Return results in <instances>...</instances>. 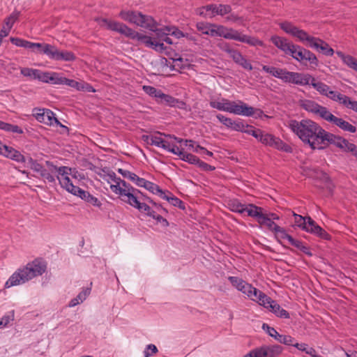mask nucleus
<instances>
[{"mask_svg":"<svg viewBox=\"0 0 357 357\" xmlns=\"http://www.w3.org/2000/svg\"><path fill=\"white\" fill-rule=\"evenodd\" d=\"M288 127L305 144L310 145L312 149H322L320 142L325 130L317 123L310 119H303L301 121L291 119L288 121Z\"/></svg>","mask_w":357,"mask_h":357,"instance_id":"nucleus-1","label":"nucleus"},{"mask_svg":"<svg viewBox=\"0 0 357 357\" xmlns=\"http://www.w3.org/2000/svg\"><path fill=\"white\" fill-rule=\"evenodd\" d=\"M47 269L46 263L41 259H35L22 268H18L5 284L6 288L24 284L34 278L42 275Z\"/></svg>","mask_w":357,"mask_h":357,"instance_id":"nucleus-2","label":"nucleus"},{"mask_svg":"<svg viewBox=\"0 0 357 357\" xmlns=\"http://www.w3.org/2000/svg\"><path fill=\"white\" fill-rule=\"evenodd\" d=\"M96 21L101 26H105L107 29L118 32L132 40H137L145 45L146 47L152 48L154 38L140 33L128 27L125 24L108 20L107 18H96Z\"/></svg>","mask_w":357,"mask_h":357,"instance_id":"nucleus-3","label":"nucleus"},{"mask_svg":"<svg viewBox=\"0 0 357 357\" xmlns=\"http://www.w3.org/2000/svg\"><path fill=\"white\" fill-rule=\"evenodd\" d=\"M212 27L217 28L218 36L223 37L226 39L234 40L241 43H247L252 46L264 47V42L255 37L242 34L237 30L231 28H227L222 25L211 24Z\"/></svg>","mask_w":357,"mask_h":357,"instance_id":"nucleus-4","label":"nucleus"},{"mask_svg":"<svg viewBox=\"0 0 357 357\" xmlns=\"http://www.w3.org/2000/svg\"><path fill=\"white\" fill-rule=\"evenodd\" d=\"M119 15L124 21L149 30H153L156 25V22L152 17L143 15L138 11L123 10L119 13Z\"/></svg>","mask_w":357,"mask_h":357,"instance_id":"nucleus-5","label":"nucleus"},{"mask_svg":"<svg viewBox=\"0 0 357 357\" xmlns=\"http://www.w3.org/2000/svg\"><path fill=\"white\" fill-rule=\"evenodd\" d=\"M61 187L66 190L71 194L80 197L88 204L97 207H100L102 205L100 201L88 191H85L78 186H75L73 184L70 178H64L61 181Z\"/></svg>","mask_w":357,"mask_h":357,"instance_id":"nucleus-6","label":"nucleus"},{"mask_svg":"<svg viewBox=\"0 0 357 357\" xmlns=\"http://www.w3.org/2000/svg\"><path fill=\"white\" fill-rule=\"evenodd\" d=\"M118 185H111L110 188L113 192L119 195L121 200L130 204L134 200L136 201L138 193L142 192L134 188L130 184L126 183L124 180L118 179Z\"/></svg>","mask_w":357,"mask_h":357,"instance_id":"nucleus-7","label":"nucleus"},{"mask_svg":"<svg viewBox=\"0 0 357 357\" xmlns=\"http://www.w3.org/2000/svg\"><path fill=\"white\" fill-rule=\"evenodd\" d=\"M279 26L285 33L297 38L298 40L302 43L305 42V45L308 47H310V45H312L316 39V37L310 36L305 31L300 29L290 22H282L279 24Z\"/></svg>","mask_w":357,"mask_h":357,"instance_id":"nucleus-8","label":"nucleus"},{"mask_svg":"<svg viewBox=\"0 0 357 357\" xmlns=\"http://www.w3.org/2000/svg\"><path fill=\"white\" fill-rule=\"evenodd\" d=\"M40 52L55 61H73L76 59V56L73 52L60 50L56 46L50 44H46L45 49L40 50Z\"/></svg>","mask_w":357,"mask_h":357,"instance_id":"nucleus-9","label":"nucleus"},{"mask_svg":"<svg viewBox=\"0 0 357 357\" xmlns=\"http://www.w3.org/2000/svg\"><path fill=\"white\" fill-rule=\"evenodd\" d=\"M283 351V347L278 344L263 345L252 349L243 357H278Z\"/></svg>","mask_w":357,"mask_h":357,"instance_id":"nucleus-10","label":"nucleus"},{"mask_svg":"<svg viewBox=\"0 0 357 357\" xmlns=\"http://www.w3.org/2000/svg\"><path fill=\"white\" fill-rule=\"evenodd\" d=\"M289 55L296 61L301 63H306L308 61L313 67L318 66V59L316 55L308 50L303 47L294 45L293 50Z\"/></svg>","mask_w":357,"mask_h":357,"instance_id":"nucleus-11","label":"nucleus"},{"mask_svg":"<svg viewBox=\"0 0 357 357\" xmlns=\"http://www.w3.org/2000/svg\"><path fill=\"white\" fill-rule=\"evenodd\" d=\"M33 115L36 120L46 125L52 126L54 123L63 126L58 119L54 116V114L48 109H34Z\"/></svg>","mask_w":357,"mask_h":357,"instance_id":"nucleus-12","label":"nucleus"},{"mask_svg":"<svg viewBox=\"0 0 357 357\" xmlns=\"http://www.w3.org/2000/svg\"><path fill=\"white\" fill-rule=\"evenodd\" d=\"M262 112L260 109H255L241 100L232 101L229 113L245 116H252L255 112Z\"/></svg>","mask_w":357,"mask_h":357,"instance_id":"nucleus-13","label":"nucleus"},{"mask_svg":"<svg viewBox=\"0 0 357 357\" xmlns=\"http://www.w3.org/2000/svg\"><path fill=\"white\" fill-rule=\"evenodd\" d=\"M313 77L309 74L296 72H288L285 83L294 84L301 86L310 85Z\"/></svg>","mask_w":357,"mask_h":357,"instance_id":"nucleus-14","label":"nucleus"},{"mask_svg":"<svg viewBox=\"0 0 357 357\" xmlns=\"http://www.w3.org/2000/svg\"><path fill=\"white\" fill-rule=\"evenodd\" d=\"M28 164L32 170L40 174V176L47 180L49 183H54L55 178L42 165L38 163L37 160H33L31 157L27 158Z\"/></svg>","mask_w":357,"mask_h":357,"instance_id":"nucleus-15","label":"nucleus"},{"mask_svg":"<svg viewBox=\"0 0 357 357\" xmlns=\"http://www.w3.org/2000/svg\"><path fill=\"white\" fill-rule=\"evenodd\" d=\"M262 329L264 330L271 337H273L281 344L291 345L294 342V338L291 336L280 335L274 328L269 326L267 324H263Z\"/></svg>","mask_w":357,"mask_h":357,"instance_id":"nucleus-16","label":"nucleus"},{"mask_svg":"<svg viewBox=\"0 0 357 357\" xmlns=\"http://www.w3.org/2000/svg\"><path fill=\"white\" fill-rule=\"evenodd\" d=\"M271 42L285 54L289 55L295 44L290 42L286 38L280 37L277 35L273 36L270 38Z\"/></svg>","mask_w":357,"mask_h":357,"instance_id":"nucleus-17","label":"nucleus"},{"mask_svg":"<svg viewBox=\"0 0 357 357\" xmlns=\"http://www.w3.org/2000/svg\"><path fill=\"white\" fill-rule=\"evenodd\" d=\"M344 142H346V139L343 138L342 137L335 135L325 130L320 142V146H322V145L325 146L331 144H334L340 149H344Z\"/></svg>","mask_w":357,"mask_h":357,"instance_id":"nucleus-18","label":"nucleus"},{"mask_svg":"<svg viewBox=\"0 0 357 357\" xmlns=\"http://www.w3.org/2000/svg\"><path fill=\"white\" fill-rule=\"evenodd\" d=\"M46 166L47 167V171L52 174V173L57 172L58 175L56 176L57 179L59 181L60 185H61V181L64 178H69L68 174H70V172L71 170L70 168L62 166L60 167H57L50 161L45 162Z\"/></svg>","mask_w":357,"mask_h":357,"instance_id":"nucleus-19","label":"nucleus"},{"mask_svg":"<svg viewBox=\"0 0 357 357\" xmlns=\"http://www.w3.org/2000/svg\"><path fill=\"white\" fill-rule=\"evenodd\" d=\"M264 307L268 309L271 312H273L277 317L284 319L289 318V312L284 309L282 308L276 301L272 300L264 302L263 305Z\"/></svg>","mask_w":357,"mask_h":357,"instance_id":"nucleus-20","label":"nucleus"},{"mask_svg":"<svg viewBox=\"0 0 357 357\" xmlns=\"http://www.w3.org/2000/svg\"><path fill=\"white\" fill-rule=\"evenodd\" d=\"M3 149L4 151H0L1 155L8 158H10L17 162H25L27 160V158H25L20 151L11 146L3 145Z\"/></svg>","mask_w":357,"mask_h":357,"instance_id":"nucleus-21","label":"nucleus"},{"mask_svg":"<svg viewBox=\"0 0 357 357\" xmlns=\"http://www.w3.org/2000/svg\"><path fill=\"white\" fill-rule=\"evenodd\" d=\"M306 231L315 234L325 240H328L331 238V236L310 217H308V227Z\"/></svg>","mask_w":357,"mask_h":357,"instance_id":"nucleus-22","label":"nucleus"},{"mask_svg":"<svg viewBox=\"0 0 357 357\" xmlns=\"http://www.w3.org/2000/svg\"><path fill=\"white\" fill-rule=\"evenodd\" d=\"M63 77H60L57 73H49L40 71L38 80L45 83L54 84H62Z\"/></svg>","mask_w":357,"mask_h":357,"instance_id":"nucleus-23","label":"nucleus"},{"mask_svg":"<svg viewBox=\"0 0 357 357\" xmlns=\"http://www.w3.org/2000/svg\"><path fill=\"white\" fill-rule=\"evenodd\" d=\"M310 47L314 48L326 56H333L334 54L333 49L330 47L329 45L326 42L319 38H316L312 45H310Z\"/></svg>","mask_w":357,"mask_h":357,"instance_id":"nucleus-24","label":"nucleus"},{"mask_svg":"<svg viewBox=\"0 0 357 357\" xmlns=\"http://www.w3.org/2000/svg\"><path fill=\"white\" fill-rule=\"evenodd\" d=\"M247 296L251 300L257 302L261 305H263L264 302L271 300L269 296L252 286L251 287V289L247 291Z\"/></svg>","mask_w":357,"mask_h":357,"instance_id":"nucleus-25","label":"nucleus"},{"mask_svg":"<svg viewBox=\"0 0 357 357\" xmlns=\"http://www.w3.org/2000/svg\"><path fill=\"white\" fill-rule=\"evenodd\" d=\"M262 70L267 73L272 75L273 77L282 79L285 82L288 72L284 68H278L273 66H262Z\"/></svg>","mask_w":357,"mask_h":357,"instance_id":"nucleus-26","label":"nucleus"},{"mask_svg":"<svg viewBox=\"0 0 357 357\" xmlns=\"http://www.w3.org/2000/svg\"><path fill=\"white\" fill-rule=\"evenodd\" d=\"M331 123L337 126L344 132H348L350 133H354L356 132V127L355 126L351 124L349 122L344 120L342 118H339L335 116Z\"/></svg>","mask_w":357,"mask_h":357,"instance_id":"nucleus-27","label":"nucleus"},{"mask_svg":"<svg viewBox=\"0 0 357 357\" xmlns=\"http://www.w3.org/2000/svg\"><path fill=\"white\" fill-rule=\"evenodd\" d=\"M231 54L232 55L230 57L236 63L242 66L245 70H252V66L250 62L247 60L238 50H236L234 52H231Z\"/></svg>","mask_w":357,"mask_h":357,"instance_id":"nucleus-28","label":"nucleus"},{"mask_svg":"<svg viewBox=\"0 0 357 357\" xmlns=\"http://www.w3.org/2000/svg\"><path fill=\"white\" fill-rule=\"evenodd\" d=\"M262 211L263 208L261 207L251 204L246 206L245 212H247L248 216L257 218V220L259 222V220H261L265 214Z\"/></svg>","mask_w":357,"mask_h":357,"instance_id":"nucleus-29","label":"nucleus"},{"mask_svg":"<svg viewBox=\"0 0 357 357\" xmlns=\"http://www.w3.org/2000/svg\"><path fill=\"white\" fill-rule=\"evenodd\" d=\"M157 102L170 107H175L176 106L177 104H181V105H185V103L183 101H179L178 99L172 97V96L165 94L164 93H162L160 98H159V99L157 100Z\"/></svg>","mask_w":357,"mask_h":357,"instance_id":"nucleus-30","label":"nucleus"},{"mask_svg":"<svg viewBox=\"0 0 357 357\" xmlns=\"http://www.w3.org/2000/svg\"><path fill=\"white\" fill-rule=\"evenodd\" d=\"M300 106L303 109L316 114L320 105L311 100H302L300 101Z\"/></svg>","mask_w":357,"mask_h":357,"instance_id":"nucleus-31","label":"nucleus"},{"mask_svg":"<svg viewBox=\"0 0 357 357\" xmlns=\"http://www.w3.org/2000/svg\"><path fill=\"white\" fill-rule=\"evenodd\" d=\"M271 146L286 153L292 152V148L289 145L284 143L279 137H276L275 136L273 137V142H271Z\"/></svg>","mask_w":357,"mask_h":357,"instance_id":"nucleus-32","label":"nucleus"},{"mask_svg":"<svg viewBox=\"0 0 357 357\" xmlns=\"http://www.w3.org/2000/svg\"><path fill=\"white\" fill-rule=\"evenodd\" d=\"M91 293V288L87 287L84 289H83L77 296V297L73 298L69 304V307H75L77 305L79 304L80 303H82L86 297L90 294Z\"/></svg>","mask_w":357,"mask_h":357,"instance_id":"nucleus-33","label":"nucleus"},{"mask_svg":"<svg viewBox=\"0 0 357 357\" xmlns=\"http://www.w3.org/2000/svg\"><path fill=\"white\" fill-rule=\"evenodd\" d=\"M162 199L168 201L172 205L177 206L181 209H185L184 203L178 197L174 196L172 192L167 191V195L164 192Z\"/></svg>","mask_w":357,"mask_h":357,"instance_id":"nucleus-34","label":"nucleus"},{"mask_svg":"<svg viewBox=\"0 0 357 357\" xmlns=\"http://www.w3.org/2000/svg\"><path fill=\"white\" fill-rule=\"evenodd\" d=\"M141 195L142 197H137L136 201L135 202L134 200L132 203H130V205L137 208L141 213H144L148 215V213L149 211H151V208L149 205L141 202V200H142V198H143V196H144L142 193Z\"/></svg>","mask_w":357,"mask_h":357,"instance_id":"nucleus-35","label":"nucleus"},{"mask_svg":"<svg viewBox=\"0 0 357 357\" xmlns=\"http://www.w3.org/2000/svg\"><path fill=\"white\" fill-rule=\"evenodd\" d=\"M157 24L152 31L155 33L156 37L154 38L158 41H163V39L165 38L167 36L170 35V31H172V28L170 26H165L162 29H157Z\"/></svg>","mask_w":357,"mask_h":357,"instance_id":"nucleus-36","label":"nucleus"},{"mask_svg":"<svg viewBox=\"0 0 357 357\" xmlns=\"http://www.w3.org/2000/svg\"><path fill=\"white\" fill-rule=\"evenodd\" d=\"M229 208L236 213H243L246 210V205L241 204L237 199H232L228 202Z\"/></svg>","mask_w":357,"mask_h":357,"instance_id":"nucleus-37","label":"nucleus"},{"mask_svg":"<svg viewBox=\"0 0 357 357\" xmlns=\"http://www.w3.org/2000/svg\"><path fill=\"white\" fill-rule=\"evenodd\" d=\"M316 115L319 116L325 121L332 123L335 116L331 113L328 109L324 106L320 105L318 110H317Z\"/></svg>","mask_w":357,"mask_h":357,"instance_id":"nucleus-38","label":"nucleus"},{"mask_svg":"<svg viewBox=\"0 0 357 357\" xmlns=\"http://www.w3.org/2000/svg\"><path fill=\"white\" fill-rule=\"evenodd\" d=\"M310 85L312 86L320 94L324 96H326L330 89L327 84L321 82H317L314 77L312 78Z\"/></svg>","mask_w":357,"mask_h":357,"instance_id":"nucleus-39","label":"nucleus"},{"mask_svg":"<svg viewBox=\"0 0 357 357\" xmlns=\"http://www.w3.org/2000/svg\"><path fill=\"white\" fill-rule=\"evenodd\" d=\"M259 224L261 227H266L268 230L275 232L277 230V227L279 226L274 222V221H271L266 216V214L264 215L263 218L261 220H259Z\"/></svg>","mask_w":357,"mask_h":357,"instance_id":"nucleus-40","label":"nucleus"},{"mask_svg":"<svg viewBox=\"0 0 357 357\" xmlns=\"http://www.w3.org/2000/svg\"><path fill=\"white\" fill-rule=\"evenodd\" d=\"M62 84L69 86L72 88L77 89L78 91H84V82H77L74 79H70L66 77H63Z\"/></svg>","mask_w":357,"mask_h":357,"instance_id":"nucleus-41","label":"nucleus"},{"mask_svg":"<svg viewBox=\"0 0 357 357\" xmlns=\"http://www.w3.org/2000/svg\"><path fill=\"white\" fill-rule=\"evenodd\" d=\"M295 224L302 229L307 231L308 227V217H303L301 215L294 213Z\"/></svg>","mask_w":357,"mask_h":357,"instance_id":"nucleus-42","label":"nucleus"},{"mask_svg":"<svg viewBox=\"0 0 357 357\" xmlns=\"http://www.w3.org/2000/svg\"><path fill=\"white\" fill-rule=\"evenodd\" d=\"M330 99L339 102L340 103L342 104L345 103V100H347V96L338 93L337 91H332L329 89L326 96Z\"/></svg>","mask_w":357,"mask_h":357,"instance_id":"nucleus-43","label":"nucleus"},{"mask_svg":"<svg viewBox=\"0 0 357 357\" xmlns=\"http://www.w3.org/2000/svg\"><path fill=\"white\" fill-rule=\"evenodd\" d=\"M289 243L300 250L301 252L305 253V255L311 257L312 255V253L310 252V248L305 245L301 241L296 240L294 238L291 239V241Z\"/></svg>","mask_w":357,"mask_h":357,"instance_id":"nucleus-44","label":"nucleus"},{"mask_svg":"<svg viewBox=\"0 0 357 357\" xmlns=\"http://www.w3.org/2000/svg\"><path fill=\"white\" fill-rule=\"evenodd\" d=\"M274 135L268 133H265L264 131L260 130V133L258 134L257 139L263 144L271 146V142H273Z\"/></svg>","mask_w":357,"mask_h":357,"instance_id":"nucleus-45","label":"nucleus"},{"mask_svg":"<svg viewBox=\"0 0 357 357\" xmlns=\"http://www.w3.org/2000/svg\"><path fill=\"white\" fill-rule=\"evenodd\" d=\"M143 90L146 94L151 97L155 98L156 100L160 98L162 93H163L161 90L151 86H144Z\"/></svg>","mask_w":357,"mask_h":357,"instance_id":"nucleus-46","label":"nucleus"},{"mask_svg":"<svg viewBox=\"0 0 357 357\" xmlns=\"http://www.w3.org/2000/svg\"><path fill=\"white\" fill-rule=\"evenodd\" d=\"M40 70L29 68H21V74L24 77H31L34 79H38Z\"/></svg>","mask_w":357,"mask_h":357,"instance_id":"nucleus-47","label":"nucleus"},{"mask_svg":"<svg viewBox=\"0 0 357 357\" xmlns=\"http://www.w3.org/2000/svg\"><path fill=\"white\" fill-rule=\"evenodd\" d=\"M20 12L15 10L8 17L4 20V23L8 29H11L14 23L18 20Z\"/></svg>","mask_w":357,"mask_h":357,"instance_id":"nucleus-48","label":"nucleus"},{"mask_svg":"<svg viewBox=\"0 0 357 357\" xmlns=\"http://www.w3.org/2000/svg\"><path fill=\"white\" fill-rule=\"evenodd\" d=\"M144 188L153 194L158 195L160 197H162L165 192L158 185L149 181H147Z\"/></svg>","mask_w":357,"mask_h":357,"instance_id":"nucleus-49","label":"nucleus"},{"mask_svg":"<svg viewBox=\"0 0 357 357\" xmlns=\"http://www.w3.org/2000/svg\"><path fill=\"white\" fill-rule=\"evenodd\" d=\"M277 228V230L274 232L275 234V237L278 239H287L289 243L291 241V239L293 238V237L288 234L284 228L280 226L279 227Z\"/></svg>","mask_w":357,"mask_h":357,"instance_id":"nucleus-50","label":"nucleus"},{"mask_svg":"<svg viewBox=\"0 0 357 357\" xmlns=\"http://www.w3.org/2000/svg\"><path fill=\"white\" fill-rule=\"evenodd\" d=\"M216 15L224 16L231 12V7L227 4H217Z\"/></svg>","mask_w":357,"mask_h":357,"instance_id":"nucleus-51","label":"nucleus"},{"mask_svg":"<svg viewBox=\"0 0 357 357\" xmlns=\"http://www.w3.org/2000/svg\"><path fill=\"white\" fill-rule=\"evenodd\" d=\"M47 43H31L28 40H24L23 46L22 47L26 48V49H33L34 47L38 48L40 53V50L45 49V46Z\"/></svg>","mask_w":357,"mask_h":357,"instance_id":"nucleus-52","label":"nucleus"},{"mask_svg":"<svg viewBox=\"0 0 357 357\" xmlns=\"http://www.w3.org/2000/svg\"><path fill=\"white\" fill-rule=\"evenodd\" d=\"M181 159L185 162H188L190 164H193V165H196L199 162V158L197 156H196L192 153H188L185 152L183 153V155H182Z\"/></svg>","mask_w":357,"mask_h":357,"instance_id":"nucleus-53","label":"nucleus"},{"mask_svg":"<svg viewBox=\"0 0 357 357\" xmlns=\"http://www.w3.org/2000/svg\"><path fill=\"white\" fill-rule=\"evenodd\" d=\"M343 149L346 151L351 152L354 156L357 157V146L353 143H350L347 139L344 143Z\"/></svg>","mask_w":357,"mask_h":357,"instance_id":"nucleus-54","label":"nucleus"},{"mask_svg":"<svg viewBox=\"0 0 357 357\" xmlns=\"http://www.w3.org/2000/svg\"><path fill=\"white\" fill-rule=\"evenodd\" d=\"M242 132H245L249 135H251L257 139L258 134L260 133V129H255L252 126L245 125V128L241 131Z\"/></svg>","mask_w":357,"mask_h":357,"instance_id":"nucleus-55","label":"nucleus"},{"mask_svg":"<svg viewBox=\"0 0 357 357\" xmlns=\"http://www.w3.org/2000/svg\"><path fill=\"white\" fill-rule=\"evenodd\" d=\"M336 54L340 58L342 59L343 62L348 66H349L351 64H353L352 61H354L355 59L354 56L350 55H345L343 52L339 51H337Z\"/></svg>","mask_w":357,"mask_h":357,"instance_id":"nucleus-56","label":"nucleus"},{"mask_svg":"<svg viewBox=\"0 0 357 357\" xmlns=\"http://www.w3.org/2000/svg\"><path fill=\"white\" fill-rule=\"evenodd\" d=\"M218 47L223 52H227L229 56L232 55L231 52H234L236 50L231 48L229 43L222 41L218 44Z\"/></svg>","mask_w":357,"mask_h":357,"instance_id":"nucleus-57","label":"nucleus"},{"mask_svg":"<svg viewBox=\"0 0 357 357\" xmlns=\"http://www.w3.org/2000/svg\"><path fill=\"white\" fill-rule=\"evenodd\" d=\"M234 130L241 132L245 128V124L241 121H233L231 120L229 128Z\"/></svg>","mask_w":357,"mask_h":357,"instance_id":"nucleus-58","label":"nucleus"},{"mask_svg":"<svg viewBox=\"0 0 357 357\" xmlns=\"http://www.w3.org/2000/svg\"><path fill=\"white\" fill-rule=\"evenodd\" d=\"M146 138L150 139V142H149L148 143H149L151 145H154L157 147H160L163 140V138L156 135L146 136Z\"/></svg>","mask_w":357,"mask_h":357,"instance_id":"nucleus-59","label":"nucleus"},{"mask_svg":"<svg viewBox=\"0 0 357 357\" xmlns=\"http://www.w3.org/2000/svg\"><path fill=\"white\" fill-rule=\"evenodd\" d=\"M14 319L13 311L10 314L3 316L0 320V328L6 327L10 323V321Z\"/></svg>","mask_w":357,"mask_h":357,"instance_id":"nucleus-60","label":"nucleus"},{"mask_svg":"<svg viewBox=\"0 0 357 357\" xmlns=\"http://www.w3.org/2000/svg\"><path fill=\"white\" fill-rule=\"evenodd\" d=\"M158 352V349L154 344H149L146 347L144 354V357H150L154 354H156Z\"/></svg>","mask_w":357,"mask_h":357,"instance_id":"nucleus-61","label":"nucleus"},{"mask_svg":"<svg viewBox=\"0 0 357 357\" xmlns=\"http://www.w3.org/2000/svg\"><path fill=\"white\" fill-rule=\"evenodd\" d=\"M211 24H208V23L202 22L197 23L196 27L199 31L202 32V33L206 34L208 32V28L212 27Z\"/></svg>","mask_w":357,"mask_h":357,"instance_id":"nucleus-62","label":"nucleus"},{"mask_svg":"<svg viewBox=\"0 0 357 357\" xmlns=\"http://www.w3.org/2000/svg\"><path fill=\"white\" fill-rule=\"evenodd\" d=\"M217 4L211 3L205 6V9L207 13H208L209 17H213L216 15Z\"/></svg>","mask_w":357,"mask_h":357,"instance_id":"nucleus-63","label":"nucleus"},{"mask_svg":"<svg viewBox=\"0 0 357 357\" xmlns=\"http://www.w3.org/2000/svg\"><path fill=\"white\" fill-rule=\"evenodd\" d=\"M345 102V103H343L344 106L357 112V101L351 100L349 97L347 96Z\"/></svg>","mask_w":357,"mask_h":357,"instance_id":"nucleus-64","label":"nucleus"}]
</instances>
